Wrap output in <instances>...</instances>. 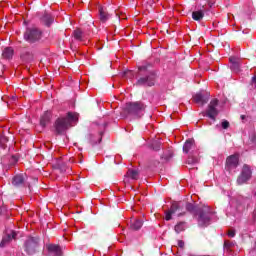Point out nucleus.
I'll return each instance as SVG.
<instances>
[{
  "label": "nucleus",
  "mask_w": 256,
  "mask_h": 256,
  "mask_svg": "<svg viewBox=\"0 0 256 256\" xmlns=\"http://www.w3.org/2000/svg\"><path fill=\"white\" fill-rule=\"evenodd\" d=\"M186 210L192 215H198L199 227H207L211 222V208L209 206L197 207L193 203H186Z\"/></svg>",
  "instance_id": "obj_1"
},
{
  "label": "nucleus",
  "mask_w": 256,
  "mask_h": 256,
  "mask_svg": "<svg viewBox=\"0 0 256 256\" xmlns=\"http://www.w3.org/2000/svg\"><path fill=\"white\" fill-rule=\"evenodd\" d=\"M78 117L77 114L72 112H68L67 116L59 117L54 123V129L56 135H65L69 128L71 127V123L73 121H77Z\"/></svg>",
  "instance_id": "obj_2"
},
{
  "label": "nucleus",
  "mask_w": 256,
  "mask_h": 256,
  "mask_svg": "<svg viewBox=\"0 0 256 256\" xmlns=\"http://www.w3.org/2000/svg\"><path fill=\"white\" fill-rule=\"evenodd\" d=\"M147 109V105L141 101L136 102H128L124 108V111L128 113V115H133L134 117H141L143 111Z\"/></svg>",
  "instance_id": "obj_3"
},
{
  "label": "nucleus",
  "mask_w": 256,
  "mask_h": 256,
  "mask_svg": "<svg viewBox=\"0 0 256 256\" xmlns=\"http://www.w3.org/2000/svg\"><path fill=\"white\" fill-rule=\"evenodd\" d=\"M42 37L43 32L37 27L27 28L24 32V39L27 41V43H30V45L39 43Z\"/></svg>",
  "instance_id": "obj_4"
},
{
  "label": "nucleus",
  "mask_w": 256,
  "mask_h": 256,
  "mask_svg": "<svg viewBox=\"0 0 256 256\" xmlns=\"http://www.w3.org/2000/svg\"><path fill=\"white\" fill-rule=\"evenodd\" d=\"M23 249L28 255H35L39 250V238L28 237L24 242Z\"/></svg>",
  "instance_id": "obj_5"
},
{
  "label": "nucleus",
  "mask_w": 256,
  "mask_h": 256,
  "mask_svg": "<svg viewBox=\"0 0 256 256\" xmlns=\"http://www.w3.org/2000/svg\"><path fill=\"white\" fill-rule=\"evenodd\" d=\"M217 107H219V100L217 98L212 99L206 109V117H209L212 121H217V115H219Z\"/></svg>",
  "instance_id": "obj_6"
},
{
  "label": "nucleus",
  "mask_w": 256,
  "mask_h": 256,
  "mask_svg": "<svg viewBox=\"0 0 256 256\" xmlns=\"http://www.w3.org/2000/svg\"><path fill=\"white\" fill-rule=\"evenodd\" d=\"M157 81V75L153 72L137 80L136 85L141 87H153Z\"/></svg>",
  "instance_id": "obj_7"
},
{
  "label": "nucleus",
  "mask_w": 256,
  "mask_h": 256,
  "mask_svg": "<svg viewBox=\"0 0 256 256\" xmlns=\"http://www.w3.org/2000/svg\"><path fill=\"white\" fill-rule=\"evenodd\" d=\"M251 175H253V172H251V168L249 165L245 164L242 168V171L240 175L237 178V184L238 185H243L251 179Z\"/></svg>",
  "instance_id": "obj_8"
},
{
  "label": "nucleus",
  "mask_w": 256,
  "mask_h": 256,
  "mask_svg": "<svg viewBox=\"0 0 256 256\" xmlns=\"http://www.w3.org/2000/svg\"><path fill=\"white\" fill-rule=\"evenodd\" d=\"M239 167V155H230L226 159V170L231 171Z\"/></svg>",
  "instance_id": "obj_9"
},
{
  "label": "nucleus",
  "mask_w": 256,
  "mask_h": 256,
  "mask_svg": "<svg viewBox=\"0 0 256 256\" xmlns=\"http://www.w3.org/2000/svg\"><path fill=\"white\" fill-rule=\"evenodd\" d=\"M26 182H27V175L25 174H17L12 178V185L17 189L21 187H25Z\"/></svg>",
  "instance_id": "obj_10"
},
{
  "label": "nucleus",
  "mask_w": 256,
  "mask_h": 256,
  "mask_svg": "<svg viewBox=\"0 0 256 256\" xmlns=\"http://www.w3.org/2000/svg\"><path fill=\"white\" fill-rule=\"evenodd\" d=\"M193 101L203 107V105H207V103H209V93L203 94L199 92L193 96Z\"/></svg>",
  "instance_id": "obj_11"
},
{
  "label": "nucleus",
  "mask_w": 256,
  "mask_h": 256,
  "mask_svg": "<svg viewBox=\"0 0 256 256\" xmlns=\"http://www.w3.org/2000/svg\"><path fill=\"white\" fill-rule=\"evenodd\" d=\"M13 239H17V232L12 230L10 233L3 236V238L0 242V247L1 248L7 247V245H9V243H11V241H13Z\"/></svg>",
  "instance_id": "obj_12"
},
{
  "label": "nucleus",
  "mask_w": 256,
  "mask_h": 256,
  "mask_svg": "<svg viewBox=\"0 0 256 256\" xmlns=\"http://www.w3.org/2000/svg\"><path fill=\"white\" fill-rule=\"evenodd\" d=\"M54 168L60 170V173H71V167L67 166L63 160H57Z\"/></svg>",
  "instance_id": "obj_13"
},
{
  "label": "nucleus",
  "mask_w": 256,
  "mask_h": 256,
  "mask_svg": "<svg viewBox=\"0 0 256 256\" xmlns=\"http://www.w3.org/2000/svg\"><path fill=\"white\" fill-rule=\"evenodd\" d=\"M51 111H45L43 115L40 117V125L45 129L51 123Z\"/></svg>",
  "instance_id": "obj_14"
},
{
  "label": "nucleus",
  "mask_w": 256,
  "mask_h": 256,
  "mask_svg": "<svg viewBox=\"0 0 256 256\" xmlns=\"http://www.w3.org/2000/svg\"><path fill=\"white\" fill-rule=\"evenodd\" d=\"M47 249L49 256H61V247L57 244H48Z\"/></svg>",
  "instance_id": "obj_15"
},
{
  "label": "nucleus",
  "mask_w": 256,
  "mask_h": 256,
  "mask_svg": "<svg viewBox=\"0 0 256 256\" xmlns=\"http://www.w3.org/2000/svg\"><path fill=\"white\" fill-rule=\"evenodd\" d=\"M99 15H100V21L102 23H107V21H109L111 15L105 11V9H103V7L99 8Z\"/></svg>",
  "instance_id": "obj_16"
},
{
  "label": "nucleus",
  "mask_w": 256,
  "mask_h": 256,
  "mask_svg": "<svg viewBox=\"0 0 256 256\" xmlns=\"http://www.w3.org/2000/svg\"><path fill=\"white\" fill-rule=\"evenodd\" d=\"M141 227H143V220L134 219L131 221L130 229L132 231H139V229H141Z\"/></svg>",
  "instance_id": "obj_17"
},
{
  "label": "nucleus",
  "mask_w": 256,
  "mask_h": 256,
  "mask_svg": "<svg viewBox=\"0 0 256 256\" xmlns=\"http://www.w3.org/2000/svg\"><path fill=\"white\" fill-rule=\"evenodd\" d=\"M21 59L24 61V63H33L35 56L31 52H24L21 55Z\"/></svg>",
  "instance_id": "obj_18"
},
{
  "label": "nucleus",
  "mask_w": 256,
  "mask_h": 256,
  "mask_svg": "<svg viewBox=\"0 0 256 256\" xmlns=\"http://www.w3.org/2000/svg\"><path fill=\"white\" fill-rule=\"evenodd\" d=\"M195 143V140L193 139H188L183 145V152L184 153H189L190 149H193V145Z\"/></svg>",
  "instance_id": "obj_19"
},
{
  "label": "nucleus",
  "mask_w": 256,
  "mask_h": 256,
  "mask_svg": "<svg viewBox=\"0 0 256 256\" xmlns=\"http://www.w3.org/2000/svg\"><path fill=\"white\" fill-rule=\"evenodd\" d=\"M203 17H205V13L203 12V10H197L192 12V19L194 21H201Z\"/></svg>",
  "instance_id": "obj_20"
},
{
  "label": "nucleus",
  "mask_w": 256,
  "mask_h": 256,
  "mask_svg": "<svg viewBox=\"0 0 256 256\" xmlns=\"http://www.w3.org/2000/svg\"><path fill=\"white\" fill-rule=\"evenodd\" d=\"M14 50L11 47H7L2 52V57L4 59H11L13 57Z\"/></svg>",
  "instance_id": "obj_21"
},
{
  "label": "nucleus",
  "mask_w": 256,
  "mask_h": 256,
  "mask_svg": "<svg viewBox=\"0 0 256 256\" xmlns=\"http://www.w3.org/2000/svg\"><path fill=\"white\" fill-rule=\"evenodd\" d=\"M42 21L43 23H45L46 27H51V25L53 24V16L49 15V14H45L43 17H42Z\"/></svg>",
  "instance_id": "obj_22"
},
{
  "label": "nucleus",
  "mask_w": 256,
  "mask_h": 256,
  "mask_svg": "<svg viewBox=\"0 0 256 256\" xmlns=\"http://www.w3.org/2000/svg\"><path fill=\"white\" fill-rule=\"evenodd\" d=\"M172 215H175L177 211H181V203L179 202H174L172 203L170 209L168 210Z\"/></svg>",
  "instance_id": "obj_23"
},
{
  "label": "nucleus",
  "mask_w": 256,
  "mask_h": 256,
  "mask_svg": "<svg viewBox=\"0 0 256 256\" xmlns=\"http://www.w3.org/2000/svg\"><path fill=\"white\" fill-rule=\"evenodd\" d=\"M126 175H127L130 179H134V180L139 179V171H137V170L129 169V170L127 171Z\"/></svg>",
  "instance_id": "obj_24"
},
{
  "label": "nucleus",
  "mask_w": 256,
  "mask_h": 256,
  "mask_svg": "<svg viewBox=\"0 0 256 256\" xmlns=\"http://www.w3.org/2000/svg\"><path fill=\"white\" fill-rule=\"evenodd\" d=\"M7 143H9V137L0 136V149H7Z\"/></svg>",
  "instance_id": "obj_25"
},
{
  "label": "nucleus",
  "mask_w": 256,
  "mask_h": 256,
  "mask_svg": "<svg viewBox=\"0 0 256 256\" xmlns=\"http://www.w3.org/2000/svg\"><path fill=\"white\" fill-rule=\"evenodd\" d=\"M73 35L76 41H83V31L81 29L74 30Z\"/></svg>",
  "instance_id": "obj_26"
},
{
  "label": "nucleus",
  "mask_w": 256,
  "mask_h": 256,
  "mask_svg": "<svg viewBox=\"0 0 256 256\" xmlns=\"http://www.w3.org/2000/svg\"><path fill=\"white\" fill-rule=\"evenodd\" d=\"M150 149H152L153 151H159V149H161V141H159V140H154V141L150 144Z\"/></svg>",
  "instance_id": "obj_27"
},
{
  "label": "nucleus",
  "mask_w": 256,
  "mask_h": 256,
  "mask_svg": "<svg viewBox=\"0 0 256 256\" xmlns=\"http://www.w3.org/2000/svg\"><path fill=\"white\" fill-rule=\"evenodd\" d=\"M174 231L176 233H182V231H185V222H179L175 225Z\"/></svg>",
  "instance_id": "obj_28"
},
{
  "label": "nucleus",
  "mask_w": 256,
  "mask_h": 256,
  "mask_svg": "<svg viewBox=\"0 0 256 256\" xmlns=\"http://www.w3.org/2000/svg\"><path fill=\"white\" fill-rule=\"evenodd\" d=\"M187 163L188 165H196V163H199V158L197 156H189Z\"/></svg>",
  "instance_id": "obj_29"
},
{
  "label": "nucleus",
  "mask_w": 256,
  "mask_h": 256,
  "mask_svg": "<svg viewBox=\"0 0 256 256\" xmlns=\"http://www.w3.org/2000/svg\"><path fill=\"white\" fill-rule=\"evenodd\" d=\"M230 67L235 73H239L241 71V65L239 64V62L231 64Z\"/></svg>",
  "instance_id": "obj_30"
},
{
  "label": "nucleus",
  "mask_w": 256,
  "mask_h": 256,
  "mask_svg": "<svg viewBox=\"0 0 256 256\" xmlns=\"http://www.w3.org/2000/svg\"><path fill=\"white\" fill-rule=\"evenodd\" d=\"M171 157H173V152L169 151L168 154H164L162 156V159H165V161H169V159H171Z\"/></svg>",
  "instance_id": "obj_31"
},
{
  "label": "nucleus",
  "mask_w": 256,
  "mask_h": 256,
  "mask_svg": "<svg viewBox=\"0 0 256 256\" xmlns=\"http://www.w3.org/2000/svg\"><path fill=\"white\" fill-rule=\"evenodd\" d=\"M171 219H173V214L170 213V211L168 210V211L165 212V220L166 221H171Z\"/></svg>",
  "instance_id": "obj_32"
},
{
  "label": "nucleus",
  "mask_w": 256,
  "mask_h": 256,
  "mask_svg": "<svg viewBox=\"0 0 256 256\" xmlns=\"http://www.w3.org/2000/svg\"><path fill=\"white\" fill-rule=\"evenodd\" d=\"M222 129H227L228 127H230L229 121L224 120L221 123Z\"/></svg>",
  "instance_id": "obj_33"
},
{
  "label": "nucleus",
  "mask_w": 256,
  "mask_h": 256,
  "mask_svg": "<svg viewBox=\"0 0 256 256\" xmlns=\"http://www.w3.org/2000/svg\"><path fill=\"white\" fill-rule=\"evenodd\" d=\"M177 245L180 249H185V242L183 240H178Z\"/></svg>",
  "instance_id": "obj_34"
},
{
  "label": "nucleus",
  "mask_w": 256,
  "mask_h": 256,
  "mask_svg": "<svg viewBox=\"0 0 256 256\" xmlns=\"http://www.w3.org/2000/svg\"><path fill=\"white\" fill-rule=\"evenodd\" d=\"M229 61H230L231 65H234V63H239V60H237V58H235V57H230Z\"/></svg>",
  "instance_id": "obj_35"
},
{
  "label": "nucleus",
  "mask_w": 256,
  "mask_h": 256,
  "mask_svg": "<svg viewBox=\"0 0 256 256\" xmlns=\"http://www.w3.org/2000/svg\"><path fill=\"white\" fill-rule=\"evenodd\" d=\"M148 67H149V65H142V66L138 67V70L139 71H147Z\"/></svg>",
  "instance_id": "obj_36"
},
{
  "label": "nucleus",
  "mask_w": 256,
  "mask_h": 256,
  "mask_svg": "<svg viewBox=\"0 0 256 256\" xmlns=\"http://www.w3.org/2000/svg\"><path fill=\"white\" fill-rule=\"evenodd\" d=\"M228 236L235 237V230H229L228 231Z\"/></svg>",
  "instance_id": "obj_37"
},
{
  "label": "nucleus",
  "mask_w": 256,
  "mask_h": 256,
  "mask_svg": "<svg viewBox=\"0 0 256 256\" xmlns=\"http://www.w3.org/2000/svg\"><path fill=\"white\" fill-rule=\"evenodd\" d=\"M251 83L252 85H256V75L252 77Z\"/></svg>",
  "instance_id": "obj_38"
},
{
  "label": "nucleus",
  "mask_w": 256,
  "mask_h": 256,
  "mask_svg": "<svg viewBox=\"0 0 256 256\" xmlns=\"http://www.w3.org/2000/svg\"><path fill=\"white\" fill-rule=\"evenodd\" d=\"M102 135H103V132L100 133V136H102ZM101 141H103V137H100V138L98 139V143H101Z\"/></svg>",
  "instance_id": "obj_39"
},
{
  "label": "nucleus",
  "mask_w": 256,
  "mask_h": 256,
  "mask_svg": "<svg viewBox=\"0 0 256 256\" xmlns=\"http://www.w3.org/2000/svg\"><path fill=\"white\" fill-rule=\"evenodd\" d=\"M128 73H131V71H130V70L125 71V72H124V75H128Z\"/></svg>",
  "instance_id": "obj_40"
},
{
  "label": "nucleus",
  "mask_w": 256,
  "mask_h": 256,
  "mask_svg": "<svg viewBox=\"0 0 256 256\" xmlns=\"http://www.w3.org/2000/svg\"><path fill=\"white\" fill-rule=\"evenodd\" d=\"M181 215H185V213H180V214L178 215V217H181Z\"/></svg>",
  "instance_id": "obj_41"
},
{
  "label": "nucleus",
  "mask_w": 256,
  "mask_h": 256,
  "mask_svg": "<svg viewBox=\"0 0 256 256\" xmlns=\"http://www.w3.org/2000/svg\"><path fill=\"white\" fill-rule=\"evenodd\" d=\"M241 119H245V115H241Z\"/></svg>",
  "instance_id": "obj_42"
},
{
  "label": "nucleus",
  "mask_w": 256,
  "mask_h": 256,
  "mask_svg": "<svg viewBox=\"0 0 256 256\" xmlns=\"http://www.w3.org/2000/svg\"><path fill=\"white\" fill-rule=\"evenodd\" d=\"M254 141L256 142V136L254 137Z\"/></svg>",
  "instance_id": "obj_43"
},
{
  "label": "nucleus",
  "mask_w": 256,
  "mask_h": 256,
  "mask_svg": "<svg viewBox=\"0 0 256 256\" xmlns=\"http://www.w3.org/2000/svg\"><path fill=\"white\" fill-rule=\"evenodd\" d=\"M29 189L31 188V185L28 184Z\"/></svg>",
  "instance_id": "obj_44"
},
{
  "label": "nucleus",
  "mask_w": 256,
  "mask_h": 256,
  "mask_svg": "<svg viewBox=\"0 0 256 256\" xmlns=\"http://www.w3.org/2000/svg\"><path fill=\"white\" fill-rule=\"evenodd\" d=\"M224 245L227 246V242H225Z\"/></svg>",
  "instance_id": "obj_45"
},
{
  "label": "nucleus",
  "mask_w": 256,
  "mask_h": 256,
  "mask_svg": "<svg viewBox=\"0 0 256 256\" xmlns=\"http://www.w3.org/2000/svg\"><path fill=\"white\" fill-rule=\"evenodd\" d=\"M94 145H97V142H94Z\"/></svg>",
  "instance_id": "obj_46"
}]
</instances>
